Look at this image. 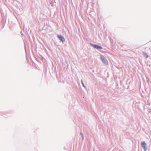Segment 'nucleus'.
<instances>
[{"mask_svg":"<svg viewBox=\"0 0 151 151\" xmlns=\"http://www.w3.org/2000/svg\"><path fill=\"white\" fill-rule=\"evenodd\" d=\"M82 84L83 85V86H84V85H83V83H82Z\"/></svg>","mask_w":151,"mask_h":151,"instance_id":"nucleus-6","label":"nucleus"},{"mask_svg":"<svg viewBox=\"0 0 151 151\" xmlns=\"http://www.w3.org/2000/svg\"><path fill=\"white\" fill-rule=\"evenodd\" d=\"M143 54L144 55V56L146 58H147L148 57V55H147V54L145 53H144Z\"/></svg>","mask_w":151,"mask_h":151,"instance_id":"nucleus-5","label":"nucleus"},{"mask_svg":"<svg viewBox=\"0 0 151 151\" xmlns=\"http://www.w3.org/2000/svg\"><path fill=\"white\" fill-rule=\"evenodd\" d=\"M93 47L97 49H102V47L101 46H100L99 45H93Z\"/></svg>","mask_w":151,"mask_h":151,"instance_id":"nucleus-4","label":"nucleus"},{"mask_svg":"<svg viewBox=\"0 0 151 151\" xmlns=\"http://www.w3.org/2000/svg\"><path fill=\"white\" fill-rule=\"evenodd\" d=\"M101 59V60L102 62H103L104 64L106 65L108 64V61L102 55H101L100 57Z\"/></svg>","mask_w":151,"mask_h":151,"instance_id":"nucleus-1","label":"nucleus"},{"mask_svg":"<svg viewBox=\"0 0 151 151\" xmlns=\"http://www.w3.org/2000/svg\"><path fill=\"white\" fill-rule=\"evenodd\" d=\"M57 37L59 39V40L62 42H63L65 41L64 38L61 36L58 35Z\"/></svg>","mask_w":151,"mask_h":151,"instance_id":"nucleus-3","label":"nucleus"},{"mask_svg":"<svg viewBox=\"0 0 151 151\" xmlns=\"http://www.w3.org/2000/svg\"><path fill=\"white\" fill-rule=\"evenodd\" d=\"M141 145L142 147L143 148L145 151H146L147 149V147H146V144L145 142V141L142 142L141 143Z\"/></svg>","mask_w":151,"mask_h":151,"instance_id":"nucleus-2","label":"nucleus"},{"mask_svg":"<svg viewBox=\"0 0 151 151\" xmlns=\"http://www.w3.org/2000/svg\"><path fill=\"white\" fill-rule=\"evenodd\" d=\"M81 134L83 135V134H82L81 133Z\"/></svg>","mask_w":151,"mask_h":151,"instance_id":"nucleus-7","label":"nucleus"}]
</instances>
